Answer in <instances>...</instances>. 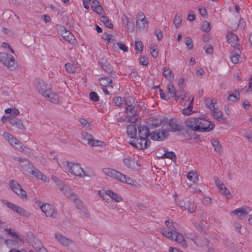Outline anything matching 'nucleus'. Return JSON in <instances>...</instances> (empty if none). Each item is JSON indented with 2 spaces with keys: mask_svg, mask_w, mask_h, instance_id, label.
Wrapping results in <instances>:
<instances>
[{
  "mask_svg": "<svg viewBox=\"0 0 252 252\" xmlns=\"http://www.w3.org/2000/svg\"><path fill=\"white\" fill-rule=\"evenodd\" d=\"M168 230L165 228L160 229V232L166 237L175 241L183 248H186L187 246L186 242L182 234L177 232L175 230L178 229L179 225L174 222L172 220H167L165 222Z\"/></svg>",
  "mask_w": 252,
  "mask_h": 252,
  "instance_id": "obj_1",
  "label": "nucleus"
},
{
  "mask_svg": "<svg viewBox=\"0 0 252 252\" xmlns=\"http://www.w3.org/2000/svg\"><path fill=\"white\" fill-rule=\"evenodd\" d=\"M62 168L67 171L70 174L80 178L88 176V173L84 170L79 163L63 161L62 162Z\"/></svg>",
  "mask_w": 252,
  "mask_h": 252,
  "instance_id": "obj_2",
  "label": "nucleus"
},
{
  "mask_svg": "<svg viewBox=\"0 0 252 252\" xmlns=\"http://www.w3.org/2000/svg\"><path fill=\"white\" fill-rule=\"evenodd\" d=\"M133 99L132 98H127L125 100V104L126 105V116L125 119L122 120V118L118 119V122L126 121L130 123L135 122L137 118L136 116V112L135 110V105L134 102H131Z\"/></svg>",
  "mask_w": 252,
  "mask_h": 252,
  "instance_id": "obj_3",
  "label": "nucleus"
},
{
  "mask_svg": "<svg viewBox=\"0 0 252 252\" xmlns=\"http://www.w3.org/2000/svg\"><path fill=\"white\" fill-rule=\"evenodd\" d=\"M150 141L147 138L140 137L139 138H130L129 144L138 149L143 150L148 148Z\"/></svg>",
  "mask_w": 252,
  "mask_h": 252,
  "instance_id": "obj_4",
  "label": "nucleus"
},
{
  "mask_svg": "<svg viewBox=\"0 0 252 252\" xmlns=\"http://www.w3.org/2000/svg\"><path fill=\"white\" fill-rule=\"evenodd\" d=\"M177 195H175V200L177 204L182 209L188 210L190 213H193L195 211L196 205L193 202L187 201V199H177Z\"/></svg>",
  "mask_w": 252,
  "mask_h": 252,
  "instance_id": "obj_5",
  "label": "nucleus"
},
{
  "mask_svg": "<svg viewBox=\"0 0 252 252\" xmlns=\"http://www.w3.org/2000/svg\"><path fill=\"white\" fill-rule=\"evenodd\" d=\"M0 62L11 70L16 67L15 59L5 53H0Z\"/></svg>",
  "mask_w": 252,
  "mask_h": 252,
  "instance_id": "obj_6",
  "label": "nucleus"
},
{
  "mask_svg": "<svg viewBox=\"0 0 252 252\" xmlns=\"http://www.w3.org/2000/svg\"><path fill=\"white\" fill-rule=\"evenodd\" d=\"M36 89L40 94L45 97H49L51 92V88L42 80H39L35 84Z\"/></svg>",
  "mask_w": 252,
  "mask_h": 252,
  "instance_id": "obj_7",
  "label": "nucleus"
},
{
  "mask_svg": "<svg viewBox=\"0 0 252 252\" xmlns=\"http://www.w3.org/2000/svg\"><path fill=\"white\" fill-rule=\"evenodd\" d=\"M83 6L86 9H89L91 7L93 11L98 14H100L102 12L101 6L96 0H83Z\"/></svg>",
  "mask_w": 252,
  "mask_h": 252,
  "instance_id": "obj_8",
  "label": "nucleus"
},
{
  "mask_svg": "<svg viewBox=\"0 0 252 252\" xmlns=\"http://www.w3.org/2000/svg\"><path fill=\"white\" fill-rule=\"evenodd\" d=\"M198 131L200 132H209L215 128L213 123L203 118H198Z\"/></svg>",
  "mask_w": 252,
  "mask_h": 252,
  "instance_id": "obj_9",
  "label": "nucleus"
},
{
  "mask_svg": "<svg viewBox=\"0 0 252 252\" xmlns=\"http://www.w3.org/2000/svg\"><path fill=\"white\" fill-rule=\"evenodd\" d=\"M41 211L46 217L56 219L57 217V213L55 207L48 203H43L40 207Z\"/></svg>",
  "mask_w": 252,
  "mask_h": 252,
  "instance_id": "obj_10",
  "label": "nucleus"
},
{
  "mask_svg": "<svg viewBox=\"0 0 252 252\" xmlns=\"http://www.w3.org/2000/svg\"><path fill=\"white\" fill-rule=\"evenodd\" d=\"M9 186L11 189L23 199H27V195L26 191L22 189L21 186L16 181L11 180Z\"/></svg>",
  "mask_w": 252,
  "mask_h": 252,
  "instance_id": "obj_11",
  "label": "nucleus"
},
{
  "mask_svg": "<svg viewBox=\"0 0 252 252\" xmlns=\"http://www.w3.org/2000/svg\"><path fill=\"white\" fill-rule=\"evenodd\" d=\"M102 171L105 175L118 181H123V180L125 178V175L114 169L105 168L103 169Z\"/></svg>",
  "mask_w": 252,
  "mask_h": 252,
  "instance_id": "obj_12",
  "label": "nucleus"
},
{
  "mask_svg": "<svg viewBox=\"0 0 252 252\" xmlns=\"http://www.w3.org/2000/svg\"><path fill=\"white\" fill-rule=\"evenodd\" d=\"M148 21L142 12L138 13L136 22V28L139 31L144 30L148 26Z\"/></svg>",
  "mask_w": 252,
  "mask_h": 252,
  "instance_id": "obj_13",
  "label": "nucleus"
},
{
  "mask_svg": "<svg viewBox=\"0 0 252 252\" xmlns=\"http://www.w3.org/2000/svg\"><path fill=\"white\" fill-rule=\"evenodd\" d=\"M81 136L88 144L91 146H101L102 145V141L95 140L92 135L88 133L83 132L81 134Z\"/></svg>",
  "mask_w": 252,
  "mask_h": 252,
  "instance_id": "obj_14",
  "label": "nucleus"
},
{
  "mask_svg": "<svg viewBox=\"0 0 252 252\" xmlns=\"http://www.w3.org/2000/svg\"><path fill=\"white\" fill-rule=\"evenodd\" d=\"M165 121V118L163 116H154L150 118L148 122V126L152 128L158 127Z\"/></svg>",
  "mask_w": 252,
  "mask_h": 252,
  "instance_id": "obj_15",
  "label": "nucleus"
},
{
  "mask_svg": "<svg viewBox=\"0 0 252 252\" xmlns=\"http://www.w3.org/2000/svg\"><path fill=\"white\" fill-rule=\"evenodd\" d=\"M5 120H7L11 125L19 129H22L24 128L23 122L20 119L13 118L11 116H3L2 118L3 123H5Z\"/></svg>",
  "mask_w": 252,
  "mask_h": 252,
  "instance_id": "obj_16",
  "label": "nucleus"
},
{
  "mask_svg": "<svg viewBox=\"0 0 252 252\" xmlns=\"http://www.w3.org/2000/svg\"><path fill=\"white\" fill-rule=\"evenodd\" d=\"M13 159L14 160H17L21 168L29 173L34 166L27 159L22 158L19 157H14Z\"/></svg>",
  "mask_w": 252,
  "mask_h": 252,
  "instance_id": "obj_17",
  "label": "nucleus"
},
{
  "mask_svg": "<svg viewBox=\"0 0 252 252\" xmlns=\"http://www.w3.org/2000/svg\"><path fill=\"white\" fill-rule=\"evenodd\" d=\"M185 124L189 129L195 131H198L199 129L198 118H189L185 120Z\"/></svg>",
  "mask_w": 252,
  "mask_h": 252,
  "instance_id": "obj_18",
  "label": "nucleus"
},
{
  "mask_svg": "<svg viewBox=\"0 0 252 252\" xmlns=\"http://www.w3.org/2000/svg\"><path fill=\"white\" fill-rule=\"evenodd\" d=\"M167 135L168 131L166 130H156L150 133L151 138L157 141L164 140Z\"/></svg>",
  "mask_w": 252,
  "mask_h": 252,
  "instance_id": "obj_19",
  "label": "nucleus"
},
{
  "mask_svg": "<svg viewBox=\"0 0 252 252\" xmlns=\"http://www.w3.org/2000/svg\"><path fill=\"white\" fill-rule=\"evenodd\" d=\"M2 202L3 204L6 205L9 208L18 213L21 216H27L29 215V213H28L24 209L11 202L4 200H2Z\"/></svg>",
  "mask_w": 252,
  "mask_h": 252,
  "instance_id": "obj_20",
  "label": "nucleus"
},
{
  "mask_svg": "<svg viewBox=\"0 0 252 252\" xmlns=\"http://www.w3.org/2000/svg\"><path fill=\"white\" fill-rule=\"evenodd\" d=\"M251 209L248 207H242L237 208L232 212V214L235 216L237 218L242 219L249 213Z\"/></svg>",
  "mask_w": 252,
  "mask_h": 252,
  "instance_id": "obj_21",
  "label": "nucleus"
},
{
  "mask_svg": "<svg viewBox=\"0 0 252 252\" xmlns=\"http://www.w3.org/2000/svg\"><path fill=\"white\" fill-rule=\"evenodd\" d=\"M55 238L60 244L65 247H68L72 243V241L70 239L59 233L55 234Z\"/></svg>",
  "mask_w": 252,
  "mask_h": 252,
  "instance_id": "obj_22",
  "label": "nucleus"
},
{
  "mask_svg": "<svg viewBox=\"0 0 252 252\" xmlns=\"http://www.w3.org/2000/svg\"><path fill=\"white\" fill-rule=\"evenodd\" d=\"M29 173L37 179L41 180L45 182H49L50 181V179L46 175L43 174L35 166H33V168H32Z\"/></svg>",
  "mask_w": 252,
  "mask_h": 252,
  "instance_id": "obj_23",
  "label": "nucleus"
},
{
  "mask_svg": "<svg viewBox=\"0 0 252 252\" xmlns=\"http://www.w3.org/2000/svg\"><path fill=\"white\" fill-rule=\"evenodd\" d=\"M2 136L4 139L8 141L12 146L18 148L17 146L20 145V142L19 140L14 137L11 134L5 132L3 133Z\"/></svg>",
  "mask_w": 252,
  "mask_h": 252,
  "instance_id": "obj_24",
  "label": "nucleus"
},
{
  "mask_svg": "<svg viewBox=\"0 0 252 252\" xmlns=\"http://www.w3.org/2000/svg\"><path fill=\"white\" fill-rule=\"evenodd\" d=\"M58 188L67 197L70 198H75L76 197V195L72 191V190L68 186L63 184Z\"/></svg>",
  "mask_w": 252,
  "mask_h": 252,
  "instance_id": "obj_25",
  "label": "nucleus"
},
{
  "mask_svg": "<svg viewBox=\"0 0 252 252\" xmlns=\"http://www.w3.org/2000/svg\"><path fill=\"white\" fill-rule=\"evenodd\" d=\"M226 38L228 43L234 48H239L237 36L231 32H228L226 34Z\"/></svg>",
  "mask_w": 252,
  "mask_h": 252,
  "instance_id": "obj_26",
  "label": "nucleus"
},
{
  "mask_svg": "<svg viewBox=\"0 0 252 252\" xmlns=\"http://www.w3.org/2000/svg\"><path fill=\"white\" fill-rule=\"evenodd\" d=\"M162 75L169 82H172L174 79L173 71L169 67H164L162 69Z\"/></svg>",
  "mask_w": 252,
  "mask_h": 252,
  "instance_id": "obj_27",
  "label": "nucleus"
},
{
  "mask_svg": "<svg viewBox=\"0 0 252 252\" xmlns=\"http://www.w3.org/2000/svg\"><path fill=\"white\" fill-rule=\"evenodd\" d=\"M167 90L168 93V96L171 98H174L176 101L179 100V97L177 94L176 91L174 86H173L172 82H169L167 86Z\"/></svg>",
  "mask_w": 252,
  "mask_h": 252,
  "instance_id": "obj_28",
  "label": "nucleus"
},
{
  "mask_svg": "<svg viewBox=\"0 0 252 252\" xmlns=\"http://www.w3.org/2000/svg\"><path fill=\"white\" fill-rule=\"evenodd\" d=\"M169 130L171 131H177L181 129V122L176 118L171 119L168 123Z\"/></svg>",
  "mask_w": 252,
  "mask_h": 252,
  "instance_id": "obj_29",
  "label": "nucleus"
},
{
  "mask_svg": "<svg viewBox=\"0 0 252 252\" xmlns=\"http://www.w3.org/2000/svg\"><path fill=\"white\" fill-rule=\"evenodd\" d=\"M124 163L128 168L132 169H136V167L138 166V163L132 157L127 156L124 159Z\"/></svg>",
  "mask_w": 252,
  "mask_h": 252,
  "instance_id": "obj_30",
  "label": "nucleus"
},
{
  "mask_svg": "<svg viewBox=\"0 0 252 252\" xmlns=\"http://www.w3.org/2000/svg\"><path fill=\"white\" fill-rule=\"evenodd\" d=\"M105 193L110 197L112 200H114L116 202H121L123 200L122 197L120 195L117 194L111 190L107 189L105 190Z\"/></svg>",
  "mask_w": 252,
  "mask_h": 252,
  "instance_id": "obj_31",
  "label": "nucleus"
},
{
  "mask_svg": "<svg viewBox=\"0 0 252 252\" xmlns=\"http://www.w3.org/2000/svg\"><path fill=\"white\" fill-rule=\"evenodd\" d=\"M138 134L139 137L148 138L150 134L149 133L148 128L143 125H140L138 126Z\"/></svg>",
  "mask_w": 252,
  "mask_h": 252,
  "instance_id": "obj_32",
  "label": "nucleus"
},
{
  "mask_svg": "<svg viewBox=\"0 0 252 252\" xmlns=\"http://www.w3.org/2000/svg\"><path fill=\"white\" fill-rule=\"evenodd\" d=\"M193 105V98H192L188 106L184 108L182 111V114L186 116H189L193 113L192 108Z\"/></svg>",
  "mask_w": 252,
  "mask_h": 252,
  "instance_id": "obj_33",
  "label": "nucleus"
},
{
  "mask_svg": "<svg viewBox=\"0 0 252 252\" xmlns=\"http://www.w3.org/2000/svg\"><path fill=\"white\" fill-rule=\"evenodd\" d=\"M100 84L103 87H109L111 88H113V86L111 85L112 83V81L111 79L107 77H103L100 78L99 79Z\"/></svg>",
  "mask_w": 252,
  "mask_h": 252,
  "instance_id": "obj_34",
  "label": "nucleus"
},
{
  "mask_svg": "<svg viewBox=\"0 0 252 252\" xmlns=\"http://www.w3.org/2000/svg\"><path fill=\"white\" fill-rule=\"evenodd\" d=\"M126 130L127 134L131 136V138H135L134 136L137 132V128L135 125L128 126Z\"/></svg>",
  "mask_w": 252,
  "mask_h": 252,
  "instance_id": "obj_35",
  "label": "nucleus"
},
{
  "mask_svg": "<svg viewBox=\"0 0 252 252\" xmlns=\"http://www.w3.org/2000/svg\"><path fill=\"white\" fill-rule=\"evenodd\" d=\"M187 178L191 182L195 183L198 181V177L196 172L190 171L187 175Z\"/></svg>",
  "mask_w": 252,
  "mask_h": 252,
  "instance_id": "obj_36",
  "label": "nucleus"
},
{
  "mask_svg": "<svg viewBox=\"0 0 252 252\" xmlns=\"http://www.w3.org/2000/svg\"><path fill=\"white\" fill-rule=\"evenodd\" d=\"M112 47L114 50L120 49L125 52H126L128 51V47L125 44L122 42L114 43Z\"/></svg>",
  "mask_w": 252,
  "mask_h": 252,
  "instance_id": "obj_37",
  "label": "nucleus"
},
{
  "mask_svg": "<svg viewBox=\"0 0 252 252\" xmlns=\"http://www.w3.org/2000/svg\"><path fill=\"white\" fill-rule=\"evenodd\" d=\"M216 102V100L215 99H212L211 98H207L205 100V104L207 107L210 109L211 110H213L215 108V104Z\"/></svg>",
  "mask_w": 252,
  "mask_h": 252,
  "instance_id": "obj_38",
  "label": "nucleus"
},
{
  "mask_svg": "<svg viewBox=\"0 0 252 252\" xmlns=\"http://www.w3.org/2000/svg\"><path fill=\"white\" fill-rule=\"evenodd\" d=\"M212 144L216 152L220 153L222 152V147L220 144L219 141L216 139H214L212 140Z\"/></svg>",
  "mask_w": 252,
  "mask_h": 252,
  "instance_id": "obj_39",
  "label": "nucleus"
},
{
  "mask_svg": "<svg viewBox=\"0 0 252 252\" xmlns=\"http://www.w3.org/2000/svg\"><path fill=\"white\" fill-rule=\"evenodd\" d=\"M239 93L238 91H235L234 93L229 94L228 99L232 102H236L239 99Z\"/></svg>",
  "mask_w": 252,
  "mask_h": 252,
  "instance_id": "obj_40",
  "label": "nucleus"
},
{
  "mask_svg": "<svg viewBox=\"0 0 252 252\" xmlns=\"http://www.w3.org/2000/svg\"><path fill=\"white\" fill-rule=\"evenodd\" d=\"M211 112L212 116L216 120H218L222 116V112L218 108H215L211 110Z\"/></svg>",
  "mask_w": 252,
  "mask_h": 252,
  "instance_id": "obj_41",
  "label": "nucleus"
},
{
  "mask_svg": "<svg viewBox=\"0 0 252 252\" xmlns=\"http://www.w3.org/2000/svg\"><path fill=\"white\" fill-rule=\"evenodd\" d=\"M165 153L161 156H158L159 158H169L170 159H174L176 158V156L174 153L172 152H166L164 151Z\"/></svg>",
  "mask_w": 252,
  "mask_h": 252,
  "instance_id": "obj_42",
  "label": "nucleus"
},
{
  "mask_svg": "<svg viewBox=\"0 0 252 252\" xmlns=\"http://www.w3.org/2000/svg\"><path fill=\"white\" fill-rule=\"evenodd\" d=\"M102 38L107 41L108 43H114L116 41L115 37L110 34L104 33L102 35Z\"/></svg>",
  "mask_w": 252,
  "mask_h": 252,
  "instance_id": "obj_43",
  "label": "nucleus"
},
{
  "mask_svg": "<svg viewBox=\"0 0 252 252\" xmlns=\"http://www.w3.org/2000/svg\"><path fill=\"white\" fill-rule=\"evenodd\" d=\"M235 53L231 57V61L234 63H237L239 61V58L240 57V51L239 48L235 49Z\"/></svg>",
  "mask_w": 252,
  "mask_h": 252,
  "instance_id": "obj_44",
  "label": "nucleus"
},
{
  "mask_svg": "<svg viewBox=\"0 0 252 252\" xmlns=\"http://www.w3.org/2000/svg\"><path fill=\"white\" fill-rule=\"evenodd\" d=\"M47 98H48L49 100L51 102L55 103H57L59 101L60 99L59 95L57 94L53 93L52 90L50 93V96Z\"/></svg>",
  "mask_w": 252,
  "mask_h": 252,
  "instance_id": "obj_45",
  "label": "nucleus"
},
{
  "mask_svg": "<svg viewBox=\"0 0 252 252\" xmlns=\"http://www.w3.org/2000/svg\"><path fill=\"white\" fill-rule=\"evenodd\" d=\"M79 121L81 125L86 129H90L91 128L90 123L84 118H80Z\"/></svg>",
  "mask_w": 252,
  "mask_h": 252,
  "instance_id": "obj_46",
  "label": "nucleus"
},
{
  "mask_svg": "<svg viewBox=\"0 0 252 252\" xmlns=\"http://www.w3.org/2000/svg\"><path fill=\"white\" fill-rule=\"evenodd\" d=\"M179 97V100H181L182 101L186 102L189 100V96L188 93L185 92H181L179 95L178 94Z\"/></svg>",
  "mask_w": 252,
  "mask_h": 252,
  "instance_id": "obj_47",
  "label": "nucleus"
},
{
  "mask_svg": "<svg viewBox=\"0 0 252 252\" xmlns=\"http://www.w3.org/2000/svg\"><path fill=\"white\" fill-rule=\"evenodd\" d=\"M65 67L67 72L73 73L75 71L77 66L75 64L68 63L65 64Z\"/></svg>",
  "mask_w": 252,
  "mask_h": 252,
  "instance_id": "obj_48",
  "label": "nucleus"
},
{
  "mask_svg": "<svg viewBox=\"0 0 252 252\" xmlns=\"http://www.w3.org/2000/svg\"><path fill=\"white\" fill-rule=\"evenodd\" d=\"M219 192L221 195L225 196L227 199L230 198L231 197L229 190L227 189L225 186L223 188L221 189L219 191Z\"/></svg>",
  "mask_w": 252,
  "mask_h": 252,
  "instance_id": "obj_49",
  "label": "nucleus"
},
{
  "mask_svg": "<svg viewBox=\"0 0 252 252\" xmlns=\"http://www.w3.org/2000/svg\"><path fill=\"white\" fill-rule=\"evenodd\" d=\"M214 181L217 189H219V191L225 186L224 184L217 176L214 177Z\"/></svg>",
  "mask_w": 252,
  "mask_h": 252,
  "instance_id": "obj_50",
  "label": "nucleus"
},
{
  "mask_svg": "<svg viewBox=\"0 0 252 252\" xmlns=\"http://www.w3.org/2000/svg\"><path fill=\"white\" fill-rule=\"evenodd\" d=\"M4 112L6 114L11 113V115L14 117L18 116L20 113L18 109L16 108H7L5 110Z\"/></svg>",
  "mask_w": 252,
  "mask_h": 252,
  "instance_id": "obj_51",
  "label": "nucleus"
},
{
  "mask_svg": "<svg viewBox=\"0 0 252 252\" xmlns=\"http://www.w3.org/2000/svg\"><path fill=\"white\" fill-rule=\"evenodd\" d=\"M5 230L10 234L12 237L15 238L17 240L22 241L23 239L21 238V236L19 235L14 230L11 229H7Z\"/></svg>",
  "mask_w": 252,
  "mask_h": 252,
  "instance_id": "obj_52",
  "label": "nucleus"
},
{
  "mask_svg": "<svg viewBox=\"0 0 252 252\" xmlns=\"http://www.w3.org/2000/svg\"><path fill=\"white\" fill-rule=\"evenodd\" d=\"M100 20L106 27L110 28H113V25L107 17L103 16L101 17Z\"/></svg>",
  "mask_w": 252,
  "mask_h": 252,
  "instance_id": "obj_53",
  "label": "nucleus"
},
{
  "mask_svg": "<svg viewBox=\"0 0 252 252\" xmlns=\"http://www.w3.org/2000/svg\"><path fill=\"white\" fill-rule=\"evenodd\" d=\"M113 101L114 103L117 106L121 107L123 106V104H125L124 102L121 97H115L113 98Z\"/></svg>",
  "mask_w": 252,
  "mask_h": 252,
  "instance_id": "obj_54",
  "label": "nucleus"
},
{
  "mask_svg": "<svg viewBox=\"0 0 252 252\" xmlns=\"http://www.w3.org/2000/svg\"><path fill=\"white\" fill-rule=\"evenodd\" d=\"M151 54L154 58H157L158 56V49L157 45H152L150 48Z\"/></svg>",
  "mask_w": 252,
  "mask_h": 252,
  "instance_id": "obj_55",
  "label": "nucleus"
},
{
  "mask_svg": "<svg viewBox=\"0 0 252 252\" xmlns=\"http://www.w3.org/2000/svg\"><path fill=\"white\" fill-rule=\"evenodd\" d=\"M201 30L202 31L208 32L210 31L211 27L210 23L207 21L204 22L200 27Z\"/></svg>",
  "mask_w": 252,
  "mask_h": 252,
  "instance_id": "obj_56",
  "label": "nucleus"
},
{
  "mask_svg": "<svg viewBox=\"0 0 252 252\" xmlns=\"http://www.w3.org/2000/svg\"><path fill=\"white\" fill-rule=\"evenodd\" d=\"M72 199L74 200V203L75 204L76 207L78 209H82L84 212L87 211V210L83 208V204L82 202L77 198V196H76V197L75 198H71Z\"/></svg>",
  "mask_w": 252,
  "mask_h": 252,
  "instance_id": "obj_57",
  "label": "nucleus"
},
{
  "mask_svg": "<svg viewBox=\"0 0 252 252\" xmlns=\"http://www.w3.org/2000/svg\"><path fill=\"white\" fill-rule=\"evenodd\" d=\"M173 22L176 28H179L181 26L182 23L181 17L179 15H176Z\"/></svg>",
  "mask_w": 252,
  "mask_h": 252,
  "instance_id": "obj_58",
  "label": "nucleus"
},
{
  "mask_svg": "<svg viewBox=\"0 0 252 252\" xmlns=\"http://www.w3.org/2000/svg\"><path fill=\"white\" fill-rule=\"evenodd\" d=\"M143 49V43L141 41H136L135 42V49L136 51L141 52Z\"/></svg>",
  "mask_w": 252,
  "mask_h": 252,
  "instance_id": "obj_59",
  "label": "nucleus"
},
{
  "mask_svg": "<svg viewBox=\"0 0 252 252\" xmlns=\"http://www.w3.org/2000/svg\"><path fill=\"white\" fill-rule=\"evenodd\" d=\"M123 20L124 22H126V25L125 28L127 29V30L132 31V27L131 26L130 23H129V19L127 16H124V18H123Z\"/></svg>",
  "mask_w": 252,
  "mask_h": 252,
  "instance_id": "obj_60",
  "label": "nucleus"
},
{
  "mask_svg": "<svg viewBox=\"0 0 252 252\" xmlns=\"http://www.w3.org/2000/svg\"><path fill=\"white\" fill-rule=\"evenodd\" d=\"M185 43L189 49H191L193 47V41L190 37H186Z\"/></svg>",
  "mask_w": 252,
  "mask_h": 252,
  "instance_id": "obj_61",
  "label": "nucleus"
},
{
  "mask_svg": "<svg viewBox=\"0 0 252 252\" xmlns=\"http://www.w3.org/2000/svg\"><path fill=\"white\" fill-rule=\"evenodd\" d=\"M89 96L90 98L93 101H97L99 100V96L97 94L94 92H91Z\"/></svg>",
  "mask_w": 252,
  "mask_h": 252,
  "instance_id": "obj_62",
  "label": "nucleus"
},
{
  "mask_svg": "<svg viewBox=\"0 0 252 252\" xmlns=\"http://www.w3.org/2000/svg\"><path fill=\"white\" fill-rule=\"evenodd\" d=\"M65 40L72 44H74L76 42L75 38L71 33H69V35H68V37L66 38Z\"/></svg>",
  "mask_w": 252,
  "mask_h": 252,
  "instance_id": "obj_63",
  "label": "nucleus"
},
{
  "mask_svg": "<svg viewBox=\"0 0 252 252\" xmlns=\"http://www.w3.org/2000/svg\"><path fill=\"white\" fill-rule=\"evenodd\" d=\"M51 179L55 183L58 188L63 184L62 181L55 176H52Z\"/></svg>",
  "mask_w": 252,
  "mask_h": 252,
  "instance_id": "obj_64",
  "label": "nucleus"
}]
</instances>
